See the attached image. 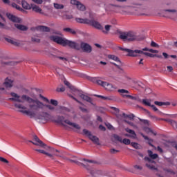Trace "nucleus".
Masks as SVG:
<instances>
[{"mask_svg": "<svg viewBox=\"0 0 177 177\" xmlns=\"http://www.w3.org/2000/svg\"><path fill=\"white\" fill-rule=\"evenodd\" d=\"M59 109H60L59 113L63 115H67V113L70 112V109L64 106H61Z\"/></svg>", "mask_w": 177, "mask_h": 177, "instance_id": "31", "label": "nucleus"}, {"mask_svg": "<svg viewBox=\"0 0 177 177\" xmlns=\"http://www.w3.org/2000/svg\"><path fill=\"white\" fill-rule=\"evenodd\" d=\"M141 136L144 138L145 140H149V145L151 147H153V145H151V143L150 142H152L153 140L151 139H149L147 136H145L143 133L141 134Z\"/></svg>", "mask_w": 177, "mask_h": 177, "instance_id": "46", "label": "nucleus"}, {"mask_svg": "<svg viewBox=\"0 0 177 177\" xmlns=\"http://www.w3.org/2000/svg\"><path fill=\"white\" fill-rule=\"evenodd\" d=\"M53 122L57 124H60L63 126H64V122H65L66 124L73 127V128H75L77 129H81V127L79 124L71 122L69 120H65V118L64 116L58 115L57 120H54Z\"/></svg>", "mask_w": 177, "mask_h": 177, "instance_id": "8", "label": "nucleus"}, {"mask_svg": "<svg viewBox=\"0 0 177 177\" xmlns=\"http://www.w3.org/2000/svg\"><path fill=\"white\" fill-rule=\"evenodd\" d=\"M13 80H10L9 77H7V79H6V82H4V86H6L7 88H12L13 86Z\"/></svg>", "mask_w": 177, "mask_h": 177, "instance_id": "20", "label": "nucleus"}, {"mask_svg": "<svg viewBox=\"0 0 177 177\" xmlns=\"http://www.w3.org/2000/svg\"><path fill=\"white\" fill-rule=\"evenodd\" d=\"M39 97L41 98L44 101H45L47 103H49V100L45 97H44L41 95H39Z\"/></svg>", "mask_w": 177, "mask_h": 177, "instance_id": "58", "label": "nucleus"}, {"mask_svg": "<svg viewBox=\"0 0 177 177\" xmlns=\"http://www.w3.org/2000/svg\"><path fill=\"white\" fill-rule=\"evenodd\" d=\"M106 126L110 130H115V128L110 123L106 124Z\"/></svg>", "mask_w": 177, "mask_h": 177, "instance_id": "55", "label": "nucleus"}, {"mask_svg": "<svg viewBox=\"0 0 177 177\" xmlns=\"http://www.w3.org/2000/svg\"><path fill=\"white\" fill-rule=\"evenodd\" d=\"M53 6L57 10H62L64 8V6L63 4H60L57 3H54Z\"/></svg>", "mask_w": 177, "mask_h": 177, "instance_id": "36", "label": "nucleus"}, {"mask_svg": "<svg viewBox=\"0 0 177 177\" xmlns=\"http://www.w3.org/2000/svg\"><path fill=\"white\" fill-rule=\"evenodd\" d=\"M99 129H100V130H102L103 131H106V127H104L103 125H100Z\"/></svg>", "mask_w": 177, "mask_h": 177, "instance_id": "61", "label": "nucleus"}, {"mask_svg": "<svg viewBox=\"0 0 177 177\" xmlns=\"http://www.w3.org/2000/svg\"><path fill=\"white\" fill-rule=\"evenodd\" d=\"M113 138L115 140L119 141L120 142H122V138L118 135L114 134Z\"/></svg>", "mask_w": 177, "mask_h": 177, "instance_id": "42", "label": "nucleus"}, {"mask_svg": "<svg viewBox=\"0 0 177 177\" xmlns=\"http://www.w3.org/2000/svg\"><path fill=\"white\" fill-rule=\"evenodd\" d=\"M4 39H6V41L12 45H17V42L15 40H13L11 38H8V37H6L4 38Z\"/></svg>", "mask_w": 177, "mask_h": 177, "instance_id": "40", "label": "nucleus"}, {"mask_svg": "<svg viewBox=\"0 0 177 177\" xmlns=\"http://www.w3.org/2000/svg\"><path fill=\"white\" fill-rule=\"evenodd\" d=\"M34 3L41 5L43 3L44 0H32Z\"/></svg>", "mask_w": 177, "mask_h": 177, "instance_id": "54", "label": "nucleus"}, {"mask_svg": "<svg viewBox=\"0 0 177 177\" xmlns=\"http://www.w3.org/2000/svg\"><path fill=\"white\" fill-rule=\"evenodd\" d=\"M55 59H57L63 63L66 64L68 62L67 57H64L63 55V53L59 51V50H54V51L50 54Z\"/></svg>", "mask_w": 177, "mask_h": 177, "instance_id": "9", "label": "nucleus"}, {"mask_svg": "<svg viewBox=\"0 0 177 177\" xmlns=\"http://www.w3.org/2000/svg\"><path fill=\"white\" fill-rule=\"evenodd\" d=\"M33 139L35 142H32V140H28V142L32 143L34 145L41 147H44L46 146V144L44 143L37 136H34Z\"/></svg>", "mask_w": 177, "mask_h": 177, "instance_id": "16", "label": "nucleus"}, {"mask_svg": "<svg viewBox=\"0 0 177 177\" xmlns=\"http://www.w3.org/2000/svg\"><path fill=\"white\" fill-rule=\"evenodd\" d=\"M80 49L84 53H91L92 52V46L90 44L83 41H82L80 44Z\"/></svg>", "mask_w": 177, "mask_h": 177, "instance_id": "12", "label": "nucleus"}, {"mask_svg": "<svg viewBox=\"0 0 177 177\" xmlns=\"http://www.w3.org/2000/svg\"><path fill=\"white\" fill-rule=\"evenodd\" d=\"M108 59L121 63L120 58H118V57H116V55H108Z\"/></svg>", "mask_w": 177, "mask_h": 177, "instance_id": "33", "label": "nucleus"}, {"mask_svg": "<svg viewBox=\"0 0 177 177\" xmlns=\"http://www.w3.org/2000/svg\"><path fill=\"white\" fill-rule=\"evenodd\" d=\"M10 95H11V97H12V98L8 99V100L10 101H14V102H17L19 103H22L24 102L21 100V97L19 95H18L17 93H10Z\"/></svg>", "mask_w": 177, "mask_h": 177, "instance_id": "17", "label": "nucleus"}, {"mask_svg": "<svg viewBox=\"0 0 177 177\" xmlns=\"http://www.w3.org/2000/svg\"><path fill=\"white\" fill-rule=\"evenodd\" d=\"M75 21L77 23L83 24H88L89 19H83V18H75Z\"/></svg>", "mask_w": 177, "mask_h": 177, "instance_id": "22", "label": "nucleus"}, {"mask_svg": "<svg viewBox=\"0 0 177 177\" xmlns=\"http://www.w3.org/2000/svg\"><path fill=\"white\" fill-rule=\"evenodd\" d=\"M50 41L61 45L62 46H68L71 48L80 50V44L73 41L68 40L66 39H64L62 37L57 35H51L49 37Z\"/></svg>", "mask_w": 177, "mask_h": 177, "instance_id": "1", "label": "nucleus"}, {"mask_svg": "<svg viewBox=\"0 0 177 177\" xmlns=\"http://www.w3.org/2000/svg\"><path fill=\"white\" fill-rule=\"evenodd\" d=\"M69 97H71L72 99H73L75 101H76L79 104H82L77 99H76L75 97L73 95H69Z\"/></svg>", "mask_w": 177, "mask_h": 177, "instance_id": "64", "label": "nucleus"}, {"mask_svg": "<svg viewBox=\"0 0 177 177\" xmlns=\"http://www.w3.org/2000/svg\"><path fill=\"white\" fill-rule=\"evenodd\" d=\"M15 9H17L21 12H25V10L22 8H21L19 5L17 6V8H15Z\"/></svg>", "mask_w": 177, "mask_h": 177, "instance_id": "62", "label": "nucleus"}, {"mask_svg": "<svg viewBox=\"0 0 177 177\" xmlns=\"http://www.w3.org/2000/svg\"><path fill=\"white\" fill-rule=\"evenodd\" d=\"M14 106H15V108H17V109H19V111L24 115H26L31 118L34 116L33 112H32L30 111H27L26 107H25L24 106H23L21 104L15 103V104H14Z\"/></svg>", "mask_w": 177, "mask_h": 177, "instance_id": "10", "label": "nucleus"}, {"mask_svg": "<svg viewBox=\"0 0 177 177\" xmlns=\"http://www.w3.org/2000/svg\"><path fill=\"white\" fill-rule=\"evenodd\" d=\"M111 25L107 24L105 25V30H102V32L105 35H108L109 32L111 30Z\"/></svg>", "mask_w": 177, "mask_h": 177, "instance_id": "37", "label": "nucleus"}, {"mask_svg": "<svg viewBox=\"0 0 177 177\" xmlns=\"http://www.w3.org/2000/svg\"><path fill=\"white\" fill-rule=\"evenodd\" d=\"M120 117L124 118H129L130 120H133L135 118V115L133 114L127 115L125 113H122V115H120Z\"/></svg>", "mask_w": 177, "mask_h": 177, "instance_id": "32", "label": "nucleus"}, {"mask_svg": "<svg viewBox=\"0 0 177 177\" xmlns=\"http://www.w3.org/2000/svg\"><path fill=\"white\" fill-rule=\"evenodd\" d=\"M161 120H164L167 122L168 123H169L174 129H177V122L173 120H170V119H161Z\"/></svg>", "mask_w": 177, "mask_h": 177, "instance_id": "23", "label": "nucleus"}, {"mask_svg": "<svg viewBox=\"0 0 177 177\" xmlns=\"http://www.w3.org/2000/svg\"><path fill=\"white\" fill-rule=\"evenodd\" d=\"M35 151H37V152H39V153H44V154H45L46 156H47L51 158L53 160L54 159V156H53V154H50V153H47V152H46L44 150H41V149H35Z\"/></svg>", "mask_w": 177, "mask_h": 177, "instance_id": "28", "label": "nucleus"}, {"mask_svg": "<svg viewBox=\"0 0 177 177\" xmlns=\"http://www.w3.org/2000/svg\"><path fill=\"white\" fill-rule=\"evenodd\" d=\"M50 103L55 106H57L58 105V102L55 100H50Z\"/></svg>", "mask_w": 177, "mask_h": 177, "instance_id": "48", "label": "nucleus"}, {"mask_svg": "<svg viewBox=\"0 0 177 177\" xmlns=\"http://www.w3.org/2000/svg\"><path fill=\"white\" fill-rule=\"evenodd\" d=\"M123 50L128 53L127 55L129 57H138V54H142L145 56L149 57H154L155 54H150V53L148 52H144L142 50H131L129 48H124Z\"/></svg>", "mask_w": 177, "mask_h": 177, "instance_id": "7", "label": "nucleus"}, {"mask_svg": "<svg viewBox=\"0 0 177 177\" xmlns=\"http://www.w3.org/2000/svg\"><path fill=\"white\" fill-rule=\"evenodd\" d=\"M150 106L153 109V110L154 111H158V114H160V115H164V113H162V112H160V111H158V109L154 105H151Z\"/></svg>", "mask_w": 177, "mask_h": 177, "instance_id": "47", "label": "nucleus"}, {"mask_svg": "<svg viewBox=\"0 0 177 177\" xmlns=\"http://www.w3.org/2000/svg\"><path fill=\"white\" fill-rule=\"evenodd\" d=\"M110 6H112L113 9L117 8L118 10H115V12H120V9L124 8V6L119 5L110 4Z\"/></svg>", "mask_w": 177, "mask_h": 177, "instance_id": "38", "label": "nucleus"}, {"mask_svg": "<svg viewBox=\"0 0 177 177\" xmlns=\"http://www.w3.org/2000/svg\"><path fill=\"white\" fill-rule=\"evenodd\" d=\"M154 104L157 106H169L171 104L169 102H157L156 101Z\"/></svg>", "mask_w": 177, "mask_h": 177, "instance_id": "34", "label": "nucleus"}, {"mask_svg": "<svg viewBox=\"0 0 177 177\" xmlns=\"http://www.w3.org/2000/svg\"><path fill=\"white\" fill-rule=\"evenodd\" d=\"M80 3V1L77 0H71V4L77 6Z\"/></svg>", "mask_w": 177, "mask_h": 177, "instance_id": "51", "label": "nucleus"}, {"mask_svg": "<svg viewBox=\"0 0 177 177\" xmlns=\"http://www.w3.org/2000/svg\"><path fill=\"white\" fill-rule=\"evenodd\" d=\"M21 6L25 10H30L32 8L30 5L25 0L21 1Z\"/></svg>", "mask_w": 177, "mask_h": 177, "instance_id": "25", "label": "nucleus"}, {"mask_svg": "<svg viewBox=\"0 0 177 177\" xmlns=\"http://www.w3.org/2000/svg\"><path fill=\"white\" fill-rule=\"evenodd\" d=\"M131 145L134 147L135 149H140V145L136 142H131Z\"/></svg>", "mask_w": 177, "mask_h": 177, "instance_id": "45", "label": "nucleus"}, {"mask_svg": "<svg viewBox=\"0 0 177 177\" xmlns=\"http://www.w3.org/2000/svg\"><path fill=\"white\" fill-rule=\"evenodd\" d=\"M86 170L93 177H100V176H109V171L95 169L93 167H90L88 165Z\"/></svg>", "mask_w": 177, "mask_h": 177, "instance_id": "6", "label": "nucleus"}, {"mask_svg": "<svg viewBox=\"0 0 177 177\" xmlns=\"http://www.w3.org/2000/svg\"><path fill=\"white\" fill-rule=\"evenodd\" d=\"M50 115L46 112H42L41 114L37 115V119L40 120L44 123H46L50 119Z\"/></svg>", "mask_w": 177, "mask_h": 177, "instance_id": "15", "label": "nucleus"}, {"mask_svg": "<svg viewBox=\"0 0 177 177\" xmlns=\"http://www.w3.org/2000/svg\"><path fill=\"white\" fill-rule=\"evenodd\" d=\"M119 39L124 42H132L142 41L145 37L135 31H121L119 32Z\"/></svg>", "mask_w": 177, "mask_h": 177, "instance_id": "2", "label": "nucleus"}, {"mask_svg": "<svg viewBox=\"0 0 177 177\" xmlns=\"http://www.w3.org/2000/svg\"><path fill=\"white\" fill-rule=\"evenodd\" d=\"M125 131L130 133V134H125L124 136L129 138H136V133L135 132V131L132 130V129H129V128H126Z\"/></svg>", "mask_w": 177, "mask_h": 177, "instance_id": "19", "label": "nucleus"}, {"mask_svg": "<svg viewBox=\"0 0 177 177\" xmlns=\"http://www.w3.org/2000/svg\"><path fill=\"white\" fill-rule=\"evenodd\" d=\"M0 161L5 162V163H9V161L3 157H0Z\"/></svg>", "mask_w": 177, "mask_h": 177, "instance_id": "60", "label": "nucleus"}, {"mask_svg": "<svg viewBox=\"0 0 177 177\" xmlns=\"http://www.w3.org/2000/svg\"><path fill=\"white\" fill-rule=\"evenodd\" d=\"M151 46L153 47V48H156V47H158V44L157 43H156L155 41H152L151 42Z\"/></svg>", "mask_w": 177, "mask_h": 177, "instance_id": "57", "label": "nucleus"}, {"mask_svg": "<svg viewBox=\"0 0 177 177\" xmlns=\"http://www.w3.org/2000/svg\"><path fill=\"white\" fill-rule=\"evenodd\" d=\"M55 72L58 75H60L62 73V69H60V68H55Z\"/></svg>", "mask_w": 177, "mask_h": 177, "instance_id": "59", "label": "nucleus"}, {"mask_svg": "<svg viewBox=\"0 0 177 177\" xmlns=\"http://www.w3.org/2000/svg\"><path fill=\"white\" fill-rule=\"evenodd\" d=\"M64 84L68 87L69 89H71L73 92V95H75L77 93V89H76L74 86H73L68 82L64 81Z\"/></svg>", "mask_w": 177, "mask_h": 177, "instance_id": "24", "label": "nucleus"}, {"mask_svg": "<svg viewBox=\"0 0 177 177\" xmlns=\"http://www.w3.org/2000/svg\"><path fill=\"white\" fill-rule=\"evenodd\" d=\"M63 31L64 32H69L73 35H75L77 34V32L73 29V28H63Z\"/></svg>", "mask_w": 177, "mask_h": 177, "instance_id": "26", "label": "nucleus"}, {"mask_svg": "<svg viewBox=\"0 0 177 177\" xmlns=\"http://www.w3.org/2000/svg\"><path fill=\"white\" fill-rule=\"evenodd\" d=\"M83 133L84 135L88 136V138L93 141L95 144L100 145V140L97 137L92 135L91 132L86 129H83Z\"/></svg>", "mask_w": 177, "mask_h": 177, "instance_id": "11", "label": "nucleus"}, {"mask_svg": "<svg viewBox=\"0 0 177 177\" xmlns=\"http://www.w3.org/2000/svg\"><path fill=\"white\" fill-rule=\"evenodd\" d=\"M81 160L84 161V162H88V163H96V161H94L93 160H88L86 158H83Z\"/></svg>", "mask_w": 177, "mask_h": 177, "instance_id": "50", "label": "nucleus"}, {"mask_svg": "<svg viewBox=\"0 0 177 177\" xmlns=\"http://www.w3.org/2000/svg\"><path fill=\"white\" fill-rule=\"evenodd\" d=\"M142 104L145 106H151V103H150L149 100H146V99L142 100Z\"/></svg>", "mask_w": 177, "mask_h": 177, "instance_id": "44", "label": "nucleus"}, {"mask_svg": "<svg viewBox=\"0 0 177 177\" xmlns=\"http://www.w3.org/2000/svg\"><path fill=\"white\" fill-rule=\"evenodd\" d=\"M15 26L18 30H21V31H26L28 30V28L24 25L15 24Z\"/></svg>", "mask_w": 177, "mask_h": 177, "instance_id": "35", "label": "nucleus"}, {"mask_svg": "<svg viewBox=\"0 0 177 177\" xmlns=\"http://www.w3.org/2000/svg\"><path fill=\"white\" fill-rule=\"evenodd\" d=\"M118 93H122V95H124V94H125V93H127V94L129 93V91H127V90H125V89H120V90H118Z\"/></svg>", "mask_w": 177, "mask_h": 177, "instance_id": "49", "label": "nucleus"}, {"mask_svg": "<svg viewBox=\"0 0 177 177\" xmlns=\"http://www.w3.org/2000/svg\"><path fill=\"white\" fill-rule=\"evenodd\" d=\"M120 152L119 150L115 149H111L110 150V153L112 154H116L117 153Z\"/></svg>", "mask_w": 177, "mask_h": 177, "instance_id": "56", "label": "nucleus"}, {"mask_svg": "<svg viewBox=\"0 0 177 177\" xmlns=\"http://www.w3.org/2000/svg\"><path fill=\"white\" fill-rule=\"evenodd\" d=\"M74 95H78L80 97L82 100H84L86 102H88L93 104V100L91 97H88V95H86L84 94H82V91H76V93L74 94Z\"/></svg>", "mask_w": 177, "mask_h": 177, "instance_id": "14", "label": "nucleus"}, {"mask_svg": "<svg viewBox=\"0 0 177 177\" xmlns=\"http://www.w3.org/2000/svg\"><path fill=\"white\" fill-rule=\"evenodd\" d=\"M134 168L138 170H142V169H143V167L142 166L140 165H135Z\"/></svg>", "mask_w": 177, "mask_h": 177, "instance_id": "63", "label": "nucleus"}, {"mask_svg": "<svg viewBox=\"0 0 177 177\" xmlns=\"http://www.w3.org/2000/svg\"><path fill=\"white\" fill-rule=\"evenodd\" d=\"M88 24L97 30H104V27L102 26V25L99 21H95V19H89Z\"/></svg>", "mask_w": 177, "mask_h": 177, "instance_id": "13", "label": "nucleus"}, {"mask_svg": "<svg viewBox=\"0 0 177 177\" xmlns=\"http://www.w3.org/2000/svg\"><path fill=\"white\" fill-rule=\"evenodd\" d=\"M70 162H74V163H76L78 166H83L86 169H87L88 165L87 164H84V163H82L80 162H78V161H76V160H71V159H67Z\"/></svg>", "mask_w": 177, "mask_h": 177, "instance_id": "27", "label": "nucleus"}, {"mask_svg": "<svg viewBox=\"0 0 177 177\" xmlns=\"http://www.w3.org/2000/svg\"><path fill=\"white\" fill-rule=\"evenodd\" d=\"M57 92H64L66 91L65 87L64 86H61L59 88H57L56 90Z\"/></svg>", "mask_w": 177, "mask_h": 177, "instance_id": "53", "label": "nucleus"}, {"mask_svg": "<svg viewBox=\"0 0 177 177\" xmlns=\"http://www.w3.org/2000/svg\"><path fill=\"white\" fill-rule=\"evenodd\" d=\"M7 17H8V19H10L11 21L14 22V23H20L21 22V19L16 17L14 15H12L10 13H7Z\"/></svg>", "mask_w": 177, "mask_h": 177, "instance_id": "18", "label": "nucleus"}, {"mask_svg": "<svg viewBox=\"0 0 177 177\" xmlns=\"http://www.w3.org/2000/svg\"><path fill=\"white\" fill-rule=\"evenodd\" d=\"M32 11H34L37 13H39L41 15L44 14V12H42V9L37 6H35L32 7Z\"/></svg>", "mask_w": 177, "mask_h": 177, "instance_id": "30", "label": "nucleus"}, {"mask_svg": "<svg viewBox=\"0 0 177 177\" xmlns=\"http://www.w3.org/2000/svg\"><path fill=\"white\" fill-rule=\"evenodd\" d=\"M147 153L150 158L145 157V161H147V162L146 163V166L151 170H158V169L156 167V162L153 160L158 157V154H153V152L151 150H148Z\"/></svg>", "mask_w": 177, "mask_h": 177, "instance_id": "4", "label": "nucleus"}, {"mask_svg": "<svg viewBox=\"0 0 177 177\" xmlns=\"http://www.w3.org/2000/svg\"><path fill=\"white\" fill-rule=\"evenodd\" d=\"M37 30L41 32H50V28L45 26H39L37 27Z\"/></svg>", "mask_w": 177, "mask_h": 177, "instance_id": "21", "label": "nucleus"}, {"mask_svg": "<svg viewBox=\"0 0 177 177\" xmlns=\"http://www.w3.org/2000/svg\"><path fill=\"white\" fill-rule=\"evenodd\" d=\"M22 100L26 101L29 105V108L34 111H38L39 109H43L44 104L39 100H35L28 95H23L21 97Z\"/></svg>", "mask_w": 177, "mask_h": 177, "instance_id": "3", "label": "nucleus"}, {"mask_svg": "<svg viewBox=\"0 0 177 177\" xmlns=\"http://www.w3.org/2000/svg\"><path fill=\"white\" fill-rule=\"evenodd\" d=\"M77 8L80 10V11H85L86 10V7L84 5L81 3L80 2L77 4Z\"/></svg>", "mask_w": 177, "mask_h": 177, "instance_id": "39", "label": "nucleus"}, {"mask_svg": "<svg viewBox=\"0 0 177 177\" xmlns=\"http://www.w3.org/2000/svg\"><path fill=\"white\" fill-rule=\"evenodd\" d=\"M121 143H123L126 145H129L131 142V140L129 139L124 138V139L122 140Z\"/></svg>", "mask_w": 177, "mask_h": 177, "instance_id": "41", "label": "nucleus"}, {"mask_svg": "<svg viewBox=\"0 0 177 177\" xmlns=\"http://www.w3.org/2000/svg\"><path fill=\"white\" fill-rule=\"evenodd\" d=\"M95 97L101 98L102 100H105V101H112L114 99L113 97H104V96H102V95H95Z\"/></svg>", "mask_w": 177, "mask_h": 177, "instance_id": "29", "label": "nucleus"}, {"mask_svg": "<svg viewBox=\"0 0 177 177\" xmlns=\"http://www.w3.org/2000/svg\"><path fill=\"white\" fill-rule=\"evenodd\" d=\"M44 106H46V108H48L49 110H51V111H55V109L53 106H51L50 104H45Z\"/></svg>", "mask_w": 177, "mask_h": 177, "instance_id": "52", "label": "nucleus"}, {"mask_svg": "<svg viewBox=\"0 0 177 177\" xmlns=\"http://www.w3.org/2000/svg\"><path fill=\"white\" fill-rule=\"evenodd\" d=\"M91 81L94 84H96L100 86H102L106 91H113L115 89H117L116 86H113L111 84L100 80L99 77H91Z\"/></svg>", "mask_w": 177, "mask_h": 177, "instance_id": "5", "label": "nucleus"}, {"mask_svg": "<svg viewBox=\"0 0 177 177\" xmlns=\"http://www.w3.org/2000/svg\"><path fill=\"white\" fill-rule=\"evenodd\" d=\"M31 41L35 43H40V39L35 36L31 37Z\"/></svg>", "mask_w": 177, "mask_h": 177, "instance_id": "43", "label": "nucleus"}]
</instances>
